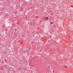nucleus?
<instances>
[{
    "label": "nucleus",
    "mask_w": 73,
    "mask_h": 73,
    "mask_svg": "<svg viewBox=\"0 0 73 73\" xmlns=\"http://www.w3.org/2000/svg\"><path fill=\"white\" fill-rule=\"evenodd\" d=\"M3 27H4V26H3Z\"/></svg>",
    "instance_id": "obj_3"
},
{
    "label": "nucleus",
    "mask_w": 73,
    "mask_h": 73,
    "mask_svg": "<svg viewBox=\"0 0 73 73\" xmlns=\"http://www.w3.org/2000/svg\"><path fill=\"white\" fill-rule=\"evenodd\" d=\"M46 19H47V20L48 19H49V18H48V17H47V18H46Z\"/></svg>",
    "instance_id": "obj_1"
},
{
    "label": "nucleus",
    "mask_w": 73,
    "mask_h": 73,
    "mask_svg": "<svg viewBox=\"0 0 73 73\" xmlns=\"http://www.w3.org/2000/svg\"><path fill=\"white\" fill-rule=\"evenodd\" d=\"M51 25H52V24H53V23H51Z\"/></svg>",
    "instance_id": "obj_2"
}]
</instances>
